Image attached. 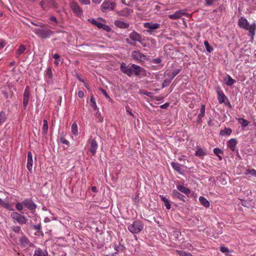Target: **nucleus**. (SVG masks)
Returning <instances> with one entry per match:
<instances>
[{
	"instance_id": "0e129e2a",
	"label": "nucleus",
	"mask_w": 256,
	"mask_h": 256,
	"mask_svg": "<svg viewBox=\"0 0 256 256\" xmlns=\"http://www.w3.org/2000/svg\"><path fill=\"white\" fill-rule=\"evenodd\" d=\"M126 112L130 114V116H134V114L132 112L130 111V108H128L126 109Z\"/></svg>"
},
{
	"instance_id": "774afa93",
	"label": "nucleus",
	"mask_w": 256,
	"mask_h": 256,
	"mask_svg": "<svg viewBox=\"0 0 256 256\" xmlns=\"http://www.w3.org/2000/svg\"><path fill=\"white\" fill-rule=\"evenodd\" d=\"M91 190L94 192H97L96 188V186H92L91 188Z\"/></svg>"
},
{
	"instance_id": "5fc2aeb1",
	"label": "nucleus",
	"mask_w": 256,
	"mask_h": 256,
	"mask_svg": "<svg viewBox=\"0 0 256 256\" xmlns=\"http://www.w3.org/2000/svg\"><path fill=\"white\" fill-rule=\"evenodd\" d=\"M164 206L168 210H170L171 208V205L169 200L164 203Z\"/></svg>"
},
{
	"instance_id": "3c124183",
	"label": "nucleus",
	"mask_w": 256,
	"mask_h": 256,
	"mask_svg": "<svg viewBox=\"0 0 256 256\" xmlns=\"http://www.w3.org/2000/svg\"><path fill=\"white\" fill-rule=\"evenodd\" d=\"M80 2L84 4H90V0H78Z\"/></svg>"
},
{
	"instance_id": "b1692460",
	"label": "nucleus",
	"mask_w": 256,
	"mask_h": 256,
	"mask_svg": "<svg viewBox=\"0 0 256 256\" xmlns=\"http://www.w3.org/2000/svg\"><path fill=\"white\" fill-rule=\"evenodd\" d=\"M226 97L222 90L218 91V99L219 103L222 104L224 102Z\"/></svg>"
},
{
	"instance_id": "e2e57ef3",
	"label": "nucleus",
	"mask_w": 256,
	"mask_h": 256,
	"mask_svg": "<svg viewBox=\"0 0 256 256\" xmlns=\"http://www.w3.org/2000/svg\"><path fill=\"white\" fill-rule=\"evenodd\" d=\"M52 57L55 60H58V59H60V56L58 54H54L53 56H52Z\"/></svg>"
},
{
	"instance_id": "c9c22d12",
	"label": "nucleus",
	"mask_w": 256,
	"mask_h": 256,
	"mask_svg": "<svg viewBox=\"0 0 256 256\" xmlns=\"http://www.w3.org/2000/svg\"><path fill=\"white\" fill-rule=\"evenodd\" d=\"M236 82V80L232 79L230 76H228L226 84L228 86H231Z\"/></svg>"
},
{
	"instance_id": "bb28decb",
	"label": "nucleus",
	"mask_w": 256,
	"mask_h": 256,
	"mask_svg": "<svg viewBox=\"0 0 256 256\" xmlns=\"http://www.w3.org/2000/svg\"><path fill=\"white\" fill-rule=\"evenodd\" d=\"M199 201L200 204L206 208L210 206V202L204 197L201 196L199 198Z\"/></svg>"
},
{
	"instance_id": "f03ea898",
	"label": "nucleus",
	"mask_w": 256,
	"mask_h": 256,
	"mask_svg": "<svg viewBox=\"0 0 256 256\" xmlns=\"http://www.w3.org/2000/svg\"><path fill=\"white\" fill-rule=\"evenodd\" d=\"M144 228L142 222L140 220H135L128 226V230L132 234H138Z\"/></svg>"
},
{
	"instance_id": "f3484780",
	"label": "nucleus",
	"mask_w": 256,
	"mask_h": 256,
	"mask_svg": "<svg viewBox=\"0 0 256 256\" xmlns=\"http://www.w3.org/2000/svg\"><path fill=\"white\" fill-rule=\"evenodd\" d=\"M34 256H48V253L46 250L38 248L34 250Z\"/></svg>"
},
{
	"instance_id": "412c9836",
	"label": "nucleus",
	"mask_w": 256,
	"mask_h": 256,
	"mask_svg": "<svg viewBox=\"0 0 256 256\" xmlns=\"http://www.w3.org/2000/svg\"><path fill=\"white\" fill-rule=\"evenodd\" d=\"M180 69H176L174 70L172 73L170 72L166 71V74L170 78V80H172L175 76H176L180 72Z\"/></svg>"
},
{
	"instance_id": "393cba45",
	"label": "nucleus",
	"mask_w": 256,
	"mask_h": 256,
	"mask_svg": "<svg viewBox=\"0 0 256 256\" xmlns=\"http://www.w3.org/2000/svg\"><path fill=\"white\" fill-rule=\"evenodd\" d=\"M23 203L30 210H34L36 208V204L28 200H24Z\"/></svg>"
},
{
	"instance_id": "2eb2a0df",
	"label": "nucleus",
	"mask_w": 256,
	"mask_h": 256,
	"mask_svg": "<svg viewBox=\"0 0 256 256\" xmlns=\"http://www.w3.org/2000/svg\"><path fill=\"white\" fill-rule=\"evenodd\" d=\"M70 6L74 12L77 15L81 14L82 10L78 6V4L76 2H71L70 4Z\"/></svg>"
},
{
	"instance_id": "49530a36",
	"label": "nucleus",
	"mask_w": 256,
	"mask_h": 256,
	"mask_svg": "<svg viewBox=\"0 0 256 256\" xmlns=\"http://www.w3.org/2000/svg\"><path fill=\"white\" fill-rule=\"evenodd\" d=\"M50 19V20L52 21L51 24H56L58 23V21H57V20L56 17L51 16Z\"/></svg>"
},
{
	"instance_id": "7c9ffc66",
	"label": "nucleus",
	"mask_w": 256,
	"mask_h": 256,
	"mask_svg": "<svg viewBox=\"0 0 256 256\" xmlns=\"http://www.w3.org/2000/svg\"><path fill=\"white\" fill-rule=\"evenodd\" d=\"M238 122L241 124L242 126L244 128L247 126L249 124L248 122L246 120L242 118H238Z\"/></svg>"
},
{
	"instance_id": "f8f14e48",
	"label": "nucleus",
	"mask_w": 256,
	"mask_h": 256,
	"mask_svg": "<svg viewBox=\"0 0 256 256\" xmlns=\"http://www.w3.org/2000/svg\"><path fill=\"white\" fill-rule=\"evenodd\" d=\"M120 70L122 72L130 76L132 74V66H126L124 63H122L120 65Z\"/></svg>"
},
{
	"instance_id": "dca6fc26",
	"label": "nucleus",
	"mask_w": 256,
	"mask_h": 256,
	"mask_svg": "<svg viewBox=\"0 0 256 256\" xmlns=\"http://www.w3.org/2000/svg\"><path fill=\"white\" fill-rule=\"evenodd\" d=\"M238 142L235 138H231L230 140L226 143L227 146L232 150V151H234L236 150V147L237 144Z\"/></svg>"
},
{
	"instance_id": "de8ad7c7",
	"label": "nucleus",
	"mask_w": 256,
	"mask_h": 256,
	"mask_svg": "<svg viewBox=\"0 0 256 256\" xmlns=\"http://www.w3.org/2000/svg\"><path fill=\"white\" fill-rule=\"evenodd\" d=\"M16 208L18 210L20 211L23 208V206L22 204L21 203H18L16 204Z\"/></svg>"
},
{
	"instance_id": "cd10ccee",
	"label": "nucleus",
	"mask_w": 256,
	"mask_h": 256,
	"mask_svg": "<svg viewBox=\"0 0 256 256\" xmlns=\"http://www.w3.org/2000/svg\"><path fill=\"white\" fill-rule=\"evenodd\" d=\"M132 74H134L136 75L139 74L140 72V67L136 65L132 64Z\"/></svg>"
},
{
	"instance_id": "f257e3e1",
	"label": "nucleus",
	"mask_w": 256,
	"mask_h": 256,
	"mask_svg": "<svg viewBox=\"0 0 256 256\" xmlns=\"http://www.w3.org/2000/svg\"><path fill=\"white\" fill-rule=\"evenodd\" d=\"M238 26L240 28L248 30L252 36H254L256 30V24L255 23L250 24L246 18L241 17L238 19Z\"/></svg>"
},
{
	"instance_id": "e433bc0d",
	"label": "nucleus",
	"mask_w": 256,
	"mask_h": 256,
	"mask_svg": "<svg viewBox=\"0 0 256 256\" xmlns=\"http://www.w3.org/2000/svg\"><path fill=\"white\" fill-rule=\"evenodd\" d=\"M26 48L24 45H20L16 52V54L20 55L24 52L26 50Z\"/></svg>"
},
{
	"instance_id": "69168bd1",
	"label": "nucleus",
	"mask_w": 256,
	"mask_h": 256,
	"mask_svg": "<svg viewBox=\"0 0 256 256\" xmlns=\"http://www.w3.org/2000/svg\"><path fill=\"white\" fill-rule=\"evenodd\" d=\"M92 1L94 4H98L102 1V0H92Z\"/></svg>"
},
{
	"instance_id": "39448f33",
	"label": "nucleus",
	"mask_w": 256,
	"mask_h": 256,
	"mask_svg": "<svg viewBox=\"0 0 256 256\" xmlns=\"http://www.w3.org/2000/svg\"><path fill=\"white\" fill-rule=\"evenodd\" d=\"M32 30L36 35L42 38H48L52 34V31L48 29L34 28Z\"/></svg>"
},
{
	"instance_id": "9d476101",
	"label": "nucleus",
	"mask_w": 256,
	"mask_h": 256,
	"mask_svg": "<svg viewBox=\"0 0 256 256\" xmlns=\"http://www.w3.org/2000/svg\"><path fill=\"white\" fill-rule=\"evenodd\" d=\"M188 14L186 13L184 10H179L176 12L172 14L168 15V18L172 20H176L182 17L183 16H187Z\"/></svg>"
},
{
	"instance_id": "8fccbe9b",
	"label": "nucleus",
	"mask_w": 256,
	"mask_h": 256,
	"mask_svg": "<svg viewBox=\"0 0 256 256\" xmlns=\"http://www.w3.org/2000/svg\"><path fill=\"white\" fill-rule=\"evenodd\" d=\"M216 1V0H206V4L208 6H210L212 4Z\"/></svg>"
},
{
	"instance_id": "2f4dec72",
	"label": "nucleus",
	"mask_w": 256,
	"mask_h": 256,
	"mask_svg": "<svg viewBox=\"0 0 256 256\" xmlns=\"http://www.w3.org/2000/svg\"><path fill=\"white\" fill-rule=\"evenodd\" d=\"M206 154V152L201 148H199L196 152V155L197 156L202 158Z\"/></svg>"
},
{
	"instance_id": "423d86ee",
	"label": "nucleus",
	"mask_w": 256,
	"mask_h": 256,
	"mask_svg": "<svg viewBox=\"0 0 256 256\" xmlns=\"http://www.w3.org/2000/svg\"><path fill=\"white\" fill-rule=\"evenodd\" d=\"M88 20L92 24L96 26L98 28H102L107 32H110L111 30V28L108 26L102 23L99 20L92 18L88 19Z\"/></svg>"
},
{
	"instance_id": "c03bdc74",
	"label": "nucleus",
	"mask_w": 256,
	"mask_h": 256,
	"mask_svg": "<svg viewBox=\"0 0 256 256\" xmlns=\"http://www.w3.org/2000/svg\"><path fill=\"white\" fill-rule=\"evenodd\" d=\"M60 142L63 144H65L67 146H70V142L68 140H66L64 138H61L60 139Z\"/></svg>"
},
{
	"instance_id": "72a5a7b5",
	"label": "nucleus",
	"mask_w": 256,
	"mask_h": 256,
	"mask_svg": "<svg viewBox=\"0 0 256 256\" xmlns=\"http://www.w3.org/2000/svg\"><path fill=\"white\" fill-rule=\"evenodd\" d=\"M48 122L47 120H44V124L42 128V132L44 134H46L48 133Z\"/></svg>"
},
{
	"instance_id": "4be33fe9",
	"label": "nucleus",
	"mask_w": 256,
	"mask_h": 256,
	"mask_svg": "<svg viewBox=\"0 0 256 256\" xmlns=\"http://www.w3.org/2000/svg\"><path fill=\"white\" fill-rule=\"evenodd\" d=\"M205 115V106L204 105H202L200 108V113L198 114V122H202V118Z\"/></svg>"
},
{
	"instance_id": "0eeeda50",
	"label": "nucleus",
	"mask_w": 256,
	"mask_h": 256,
	"mask_svg": "<svg viewBox=\"0 0 256 256\" xmlns=\"http://www.w3.org/2000/svg\"><path fill=\"white\" fill-rule=\"evenodd\" d=\"M116 6L114 0H105L101 5L102 11L104 12L106 10H112Z\"/></svg>"
},
{
	"instance_id": "603ef678",
	"label": "nucleus",
	"mask_w": 256,
	"mask_h": 256,
	"mask_svg": "<svg viewBox=\"0 0 256 256\" xmlns=\"http://www.w3.org/2000/svg\"><path fill=\"white\" fill-rule=\"evenodd\" d=\"M101 90L102 92V94L105 96H106V98H108V99H109V100H110V101H111V100H112V99H111V98H110L108 96V95L107 94V93H106V91L104 90V89H101V90Z\"/></svg>"
},
{
	"instance_id": "a211bd4d",
	"label": "nucleus",
	"mask_w": 256,
	"mask_h": 256,
	"mask_svg": "<svg viewBox=\"0 0 256 256\" xmlns=\"http://www.w3.org/2000/svg\"><path fill=\"white\" fill-rule=\"evenodd\" d=\"M115 25L120 28H128L129 26L128 23L125 22L120 20H117L114 22Z\"/></svg>"
},
{
	"instance_id": "13d9d810",
	"label": "nucleus",
	"mask_w": 256,
	"mask_h": 256,
	"mask_svg": "<svg viewBox=\"0 0 256 256\" xmlns=\"http://www.w3.org/2000/svg\"><path fill=\"white\" fill-rule=\"evenodd\" d=\"M160 197L161 199V200L162 201H163L164 202V203L166 202H168V200L164 196H161L160 195Z\"/></svg>"
},
{
	"instance_id": "6e6d98bb",
	"label": "nucleus",
	"mask_w": 256,
	"mask_h": 256,
	"mask_svg": "<svg viewBox=\"0 0 256 256\" xmlns=\"http://www.w3.org/2000/svg\"><path fill=\"white\" fill-rule=\"evenodd\" d=\"M242 204L245 207H248L249 206L248 202L244 200H242Z\"/></svg>"
},
{
	"instance_id": "a19ab883",
	"label": "nucleus",
	"mask_w": 256,
	"mask_h": 256,
	"mask_svg": "<svg viewBox=\"0 0 256 256\" xmlns=\"http://www.w3.org/2000/svg\"><path fill=\"white\" fill-rule=\"evenodd\" d=\"M177 252L180 256H192L190 253L186 252L184 250H177Z\"/></svg>"
},
{
	"instance_id": "1a4fd4ad",
	"label": "nucleus",
	"mask_w": 256,
	"mask_h": 256,
	"mask_svg": "<svg viewBox=\"0 0 256 256\" xmlns=\"http://www.w3.org/2000/svg\"><path fill=\"white\" fill-rule=\"evenodd\" d=\"M41 7L44 10H47L54 6L52 0H42L40 2Z\"/></svg>"
},
{
	"instance_id": "a878e982",
	"label": "nucleus",
	"mask_w": 256,
	"mask_h": 256,
	"mask_svg": "<svg viewBox=\"0 0 256 256\" xmlns=\"http://www.w3.org/2000/svg\"><path fill=\"white\" fill-rule=\"evenodd\" d=\"M71 132L73 135L75 136H77L78 134V125L76 122H73L72 124Z\"/></svg>"
},
{
	"instance_id": "473e14b6",
	"label": "nucleus",
	"mask_w": 256,
	"mask_h": 256,
	"mask_svg": "<svg viewBox=\"0 0 256 256\" xmlns=\"http://www.w3.org/2000/svg\"><path fill=\"white\" fill-rule=\"evenodd\" d=\"M172 195L174 197H176L180 200H184V196L180 194L179 192H178L176 190H174L172 191Z\"/></svg>"
},
{
	"instance_id": "09e8293b",
	"label": "nucleus",
	"mask_w": 256,
	"mask_h": 256,
	"mask_svg": "<svg viewBox=\"0 0 256 256\" xmlns=\"http://www.w3.org/2000/svg\"><path fill=\"white\" fill-rule=\"evenodd\" d=\"M170 80H164V82H162V88H164V87H166V86H168L170 84Z\"/></svg>"
},
{
	"instance_id": "a18cd8bd",
	"label": "nucleus",
	"mask_w": 256,
	"mask_h": 256,
	"mask_svg": "<svg viewBox=\"0 0 256 256\" xmlns=\"http://www.w3.org/2000/svg\"><path fill=\"white\" fill-rule=\"evenodd\" d=\"M220 250L223 253H227L230 252L228 248L224 246H221L220 248Z\"/></svg>"
},
{
	"instance_id": "f704fd0d",
	"label": "nucleus",
	"mask_w": 256,
	"mask_h": 256,
	"mask_svg": "<svg viewBox=\"0 0 256 256\" xmlns=\"http://www.w3.org/2000/svg\"><path fill=\"white\" fill-rule=\"evenodd\" d=\"M20 244L24 246H28L30 243V242L28 238H26L25 236L22 237L20 240Z\"/></svg>"
},
{
	"instance_id": "20e7f679",
	"label": "nucleus",
	"mask_w": 256,
	"mask_h": 256,
	"mask_svg": "<svg viewBox=\"0 0 256 256\" xmlns=\"http://www.w3.org/2000/svg\"><path fill=\"white\" fill-rule=\"evenodd\" d=\"M8 196V194L7 192H0V204L8 210H12V206L6 200Z\"/></svg>"
},
{
	"instance_id": "4c0bfd02",
	"label": "nucleus",
	"mask_w": 256,
	"mask_h": 256,
	"mask_svg": "<svg viewBox=\"0 0 256 256\" xmlns=\"http://www.w3.org/2000/svg\"><path fill=\"white\" fill-rule=\"evenodd\" d=\"M204 45L206 47V51L208 52H211L213 50L212 48L210 46L208 41L205 40L204 42Z\"/></svg>"
},
{
	"instance_id": "052dcab7",
	"label": "nucleus",
	"mask_w": 256,
	"mask_h": 256,
	"mask_svg": "<svg viewBox=\"0 0 256 256\" xmlns=\"http://www.w3.org/2000/svg\"><path fill=\"white\" fill-rule=\"evenodd\" d=\"M13 230L16 232H19L20 230V228L19 226L14 227Z\"/></svg>"
},
{
	"instance_id": "864d4df0",
	"label": "nucleus",
	"mask_w": 256,
	"mask_h": 256,
	"mask_svg": "<svg viewBox=\"0 0 256 256\" xmlns=\"http://www.w3.org/2000/svg\"><path fill=\"white\" fill-rule=\"evenodd\" d=\"M85 92L83 90H79L78 96L80 98H82L84 96Z\"/></svg>"
},
{
	"instance_id": "c85d7f7f",
	"label": "nucleus",
	"mask_w": 256,
	"mask_h": 256,
	"mask_svg": "<svg viewBox=\"0 0 256 256\" xmlns=\"http://www.w3.org/2000/svg\"><path fill=\"white\" fill-rule=\"evenodd\" d=\"M90 105L92 106V108L94 109V110H98L93 96H90Z\"/></svg>"
},
{
	"instance_id": "aec40b11",
	"label": "nucleus",
	"mask_w": 256,
	"mask_h": 256,
	"mask_svg": "<svg viewBox=\"0 0 256 256\" xmlns=\"http://www.w3.org/2000/svg\"><path fill=\"white\" fill-rule=\"evenodd\" d=\"M177 188L182 192L186 194L187 196H188L190 192L191 191L188 188H186V187L182 185H178L177 186Z\"/></svg>"
},
{
	"instance_id": "9b49d317",
	"label": "nucleus",
	"mask_w": 256,
	"mask_h": 256,
	"mask_svg": "<svg viewBox=\"0 0 256 256\" xmlns=\"http://www.w3.org/2000/svg\"><path fill=\"white\" fill-rule=\"evenodd\" d=\"M132 56L134 59L138 61H144L147 59L145 56L138 51L133 52Z\"/></svg>"
},
{
	"instance_id": "ea45409f",
	"label": "nucleus",
	"mask_w": 256,
	"mask_h": 256,
	"mask_svg": "<svg viewBox=\"0 0 256 256\" xmlns=\"http://www.w3.org/2000/svg\"><path fill=\"white\" fill-rule=\"evenodd\" d=\"M214 152L215 154L218 156L220 160L222 159V157L219 155L220 154H222V150L218 148H215L214 150Z\"/></svg>"
},
{
	"instance_id": "4d7b16f0",
	"label": "nucleus",
	"mask_w": 256,
	"mask_h": 256,
	"mask_svg": "<svg viewBox=\"0 0 256 256\" xmlns=\"http://www.w3.org/2000/svg\"><path fill=\"white\" fill-rule=\"evenodd\" d=\"M6 45V42L4 40H1L0 42V47L3 48Z\"/></svg>"
},
{
	"instance_id": "680f3d73",
	"label": "nucleus",
	"mask_w": 256,
	"mask_h": 256,
	"mask_svg": "<svg viewBox=\"0 0 256 256\" xmlns=\"http://www.w3.org/2000/svg\"><path fill=\"white\" fill-rule=\"evenodd\" d=\"M142 94L150 97H151L152 96V94L151 92L146 91L144 92Z\"/></svg>"
},
{
	"instance_id": "37998d69",
	"label": "nucleus",
	"mask_w": 256,
	"mask_h": 256,
	"mask_svg": "<svg viewBox=\"0 0 256 256\" xmlns=\"http://www.w3.org/2000/svg\"><path fill=\"white\" fill-rule=\"evenodd\" d=\"M29 98H28L23 97V106L24 109H26L28 106L29 102Z\"/></svg>"
},
{
	"instance_id": "6e6552de",
	"label": "nucleus",
	"mask_w": 256,
	"mask_h": 256,
	"mask_svg": "<svg viewBox=\"0 0 256 256\" xmlns=\"http://www.w3.org/2000/svg\"><path fill=\"white\" fill-rule=\"evenodd\" d=\"M11 216L14 220H16L19 224H24L26 222V218L24 216L16 212H12L11 214Z\"/></svg>"
},
{
	"instance_id": "79ce46f5",
	"label": "nucleus",
	"mask_w": 256,
	"mask_h": 256,
	"mask_svg": "<svg viewBox=\"0 0 256 256\" xmlns=\"http://www.w3.org/2000/svg\"><path fill=\"white\" fill-rule=\"evenodd\" d=\"M6 119V114L4 112H0V124L3 123Z\"/></svg>"
},
{
	"instance_id": "bf43d9fd",
	"label": "nucleus",
	"mask_w": 256,
	"mask_h": 256,
	"mask_svg": "<svg viewBox=\"0 0 256 256\" xmlns=\"http://www.w3.org/2000/svg\"><path fill=\"white\" fill-rule=\"evenodd\" d=\"M249 174L254 176H256V170L254 169L251 170L249 171Z\"/></svg>"
},
{
	"instance_id": "58836bf2",
	"label": "nucleus",
	"mask_w": 256,
	"mask_h": 256,
	"mask_svg": "<svg viewBox=\"0 0 256 256\" xmlns=\"http://www.w3.org/2000/svg\"><path fill=\"white\" fill-rule=\"evenodd\" d=\"M30 90L29 86H27L24 90L23 97L30 98Z\"/></svg>"
},
{
	"instance_id": "338daca9",
	"label": "nucleus",
	"mask_w": 256,
	"mask_h": 256,
	"mask_svg": "<svg viewBox=\"0 0 256 256\" xmlns=\"http://www.w3.org/2000/svg\"><path fill=\"white\" fill-rule=\"evenodd\" d=\"M32 24H34V26H40V27H44V24H35V23H34V22H32Z\"/></svg>"
},
{
	"instance_id": "6ab92c4d",
	"label": "nucleus",
	"mask_w": 256,
	"mask_h": 256,
	"mask_svg": "<svg viewBox=\"0 0 256 256\" xmlns=\"http://www.w3.org/2000/svg\"><path fill=\"white\" fill-rule=\"evenodd\" d=\"M130 38L134 41L140 42L141 40L140 36L136 32H132L130 33Z\"/></svg>"
},
{
	"instance_id": "5701e85b",
	"label": "nucleus",
	"mask_w": 256,
	"mask_h": 256,
	"mask_svg": "<svg viewBox=\"0 0 256 256\" xmlns=\"http://www.w3.org/2000/svg\"><path fill=\"white\" fill-rule=\"evenodd\" d=\"M171 165H172V168L175 170H176V172H179L180 174L182 173V166L180 164H178V162H172Z\"/></svg>"
},
{
	"instance_id": "ddd939ff",
	"label": "nucleus",
	"mask_w": 256,
	"mask_h": 256,
	"mask_svg": "<svg viewBox=\"0 0 256 256\" xmlns=\"http://www.w3.org/2000/svg\"><path fill=\"white\" fill-rule=\"evenodd\" d=\"M32 164H33V160H32V154L30 152H28V160H27V164L26 168L30 172L32 173Z\"/></svg>"
},
{
	"instance_id": "c756f323",
	"label": "nucleus",
	"mask_w": 256,
	"mask_h": 256,
	"mask_svg": "<svg viewBox=\"0 0 256 256\" xmlns=\"http://www.w3.org/2000/svg\"><path fill=\"white\" fill-rule=\"evenodd\" d=\"M232 132V130L230 128H225L224 130L220 131V134L221 136H230Z\"/></svg>"
},
{
	"instance_id": "7ed1b4c3",
	"label": "nucleus",
	"mask_w": 256,
	"mask_h": 256,
	"mask_svg": "<svg viewBox=\"0 0 256 256\" xmlns=\"http://www.w3.org/2000/svg\"><path fill=\"white\" fill-rule=\"evenodd\" d=\"M86 148L88 149V152L93 156L96 153L98 144L94 139H90L86 146Z\"/></svg>"
},
{
	"instance_id": "4468645a",
	"label": "nucleus",
	"mask_w": 256,
	"mask_h": 256,
	"mask_svg": "<svg viewBox=\"0 0 256 256\" xmlns=\"http://www.w3.org/2000/svg\"><path fill=\"white\" fill-rule=\"evenodd\" d=\"M160 24L158 23H152L150 22H145L144 26L145 28L148 29V31L156 30L160 28Z\"/></svg>"
}]
</instances>
